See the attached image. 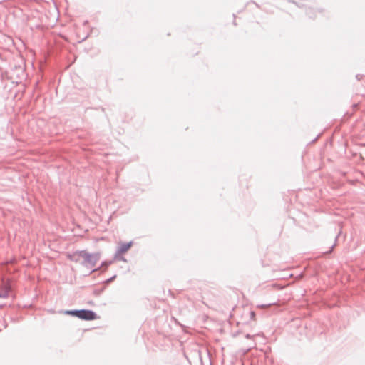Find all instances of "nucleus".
I'll list each match as a JSON object with an SVG mask.
<instances>
[{
	"instance_id": "1",
	"label": "nucleus",
	"mask_w": 365,
	"mask_h": 365,
	"mask_svg": "<svg viewBox=\"0 0 365 365\" xmlns=\"http://www.w3.org/2000/svg\"><path fill=\"white\" fill-rule=\"evenodd\" d=\"M80 258L83 259L81 264L83 267H93L100 260L101 254L99 252L89 253L86 250H77L70 256L71 260L75 262H78Z\"/></svg>"
},
{
	"instance_id": "2",
	"label": "nucleus",
	"mask_w": 365,
	"mask_h": 365,
	"mask_svg": "<svg viewBox=\"0 0 365 365\" xmlns=\"http://www.w3.org/2000/svg\"><path fill=\"white\" fill-rule=\"evenodd\" d=\"M63 313L85 321H92L98 318L97 314L94 311L86 309H68L63 311Z\"/></svg>"
},
{
	"instance_id": "3",
	"label": "nucleus",
	"mask_w": 365,
	"mask_h": 365,
	"mask_svg": "<svg viewBox=\"0 0 365 365\" xmlns=\"http://www.w3.org/2000/svg\"><path fill=\"white\" fill-rule=\"evenodd\" d=\"M11 291V285L9 282H4L0 285V298L6 299Z\"/></svg>"
},
{
	"instance_id": "4",
	"label": "nucleus",
	"mask_w": 365,
	"mask_h": 365,
	"mask_svg": "<svg viewBox=\"0 0 365 365\" xmlns=\"http://www.w3.org/2000/svg\"><path fill=\"white\" fill-rule=\"evenodd\" d=\"M132 241H130L128 242L120 243L116 250L118 251V254H124L129 250V249L132 247Z\"/></svg>"
},
{
	"instance_id": "5",
	"label": "nucleus",
	"mask_w": 365,
	"mask_h": 365,
	"mask_svg": "<svg viewBox=\"0 0 365 365\" xmlns=\"http://www.w3.org/2000/svg\"><path fill=\"white\" fill-rule=\"evenodd\" d=\"M113 263V260H109V261H103L102 262L100 267L96 268L92 270V272H95L98 270L100 268H104L105 269H107L110 264Z\"/></svg>"
},
{
	"instance_id": "6",
	"label": "nucleus",
	"mask_w": 365,
	"mask_h": 365,
	"mask_svg": "<svg viewBox=\"0 0 365 365\" xmlns=\"http://www.w3.org/2000/svg\"><path fill=\"white\" fill-rule=\"evenodd\" d=\"M122 255L123 254H118V251L116 250L115 253L114 255L113 260V261H115V260H116V261H122V262H127L126 259L123 256H122Z\"/></svg>"
},
{
	"instance_id": "7",
	"label": "nucleus",
	"mask_w": 365,
	"mask_h": 365,
	"mask_svg": "<svg viewBox=\"0 0 365 365\" xmlns=\"http://www.w3.org/2000/svg\"><path fill=\"white\" fill-rule=\"evenodd\" d=\"M306 13H307V15L309 18H311V19L314 18V17L312 16V14H313V9H312L309 8V9L307 10Z\"/></svg>"
},
{
	"instance_id": "8",
	"label": "nucleus",
	"mask_w": 365,
	"mask_h": 365,
	"mask_svg": "<svg viewBox=\"0 0 365 365\" xmlns=\"http://www.w3.org/2000/svg\"><path fill=\"white\" fill-rule=\"evenodd\" d=\"M116 278V275H113L111 277L108 278V279H106L104 283L106 284H108V283H110L112 282Z\"/></svg>"
},
{
	"instance_id": "9",
	"label": "nucleus",
	"mask_w": 365,
	"mask_h": 365,
	"mask_svg": "<svg viewBox=\"0 0 365 365\" xmlns=\"http://www.w3.org/2000/svg\"><path fill=\"white\" fill-rule=\"evenodd\" d=\"M274 303H269L268 304H262V305H257L258 307H262V308H266V307H268L272 304H274Z\"/></svg>"
},
{
	"instance_id": "10",
	"label": "nucleus",
	"mask_w": 365,
	"mask_h": 365,
	"mask_svg": "<svg viewBox=\"0 0 365 365\" xmlns=\"http://www.w3.org/2000/svg\"><path fill=\"white\" fill-rule=\"evenodd\" d=\"M250 319H255V312L254 311H251L250 312Z\"/></svg>"
},
{
	"instance_id": "11",
	"label": "nucleus",
	"mask_w": 365,
	"mask_h": 365,
	"mask_svg": "<svg viewBox=\"0 0 365 365\" xmlns=\"http://www.w3.org/2000/svg\"><path fill=\"white\" fill-rule=\"evenodd\" d=\"M335 245H336V243H334L333 245H331V247H330V250L328 252H327V253H331V251L333 250L334 247H335Z\"/></svg>"
},
{
	"instance_id": "12",
	"label": "nucleus",
	"mask_w": 365,
	"mask_h": 365,
	"mask_svg": "<svg viewBox=\"0 0 365 365\" xmlns=\"http://www.w3.org/2000/svg\"><path fill=\"white\" fill-rule=\"evenodd\" d=\"M319 137V135H318L317 136V138H314V139L312 140V142H315V141L317 140V138H318Z\"/></svg>"
},
{
	"instance_id": "13",
	"label": "nucleus",
	"mask_w": 365,
	"mask_h": 365,
	"mask_svg": "<svg viewBox=\"0 0 365 365\" xmlns=\"http://www.w3.org/2000/svg\"><path fill=\"white\" fill-rule=\"evenodd\" d=\"M293 3H294V4H297V6L298 7H301V6H300L299 4H297V2H295V1H293Z\"/></svg>"
},
{
	"instance_id": "14",
	"label": "nucleus",
	"mask_w": 365,
	"mask_h": 365,
	"mask_svg": "<svg viewBox=\"0 0 365 365\" xmlns=\"http://www.w3.org/2000/svg\"><path fill=\"white\" fill-rule=\"evenodd\" d=\"M356 78L358 80H359V75H356Z\"/></svg>"
},
{
	"instance_id": "15",
	"label": "nucleus",
	"mask_w": 365,
	"mask_h": 365,
	"mask_svg": "<svg viewBox=\"0 0 365 365\" xmlns=\"http://www.w3.org/2000/svg\"><path fill=\"white\" fill-rule=\"evenodd\" d=\"M3 307V305H0V307Z\"/></svg>"
}]
</instances>
